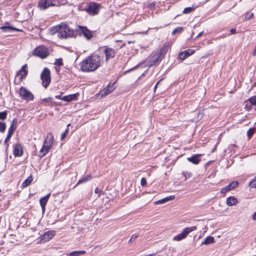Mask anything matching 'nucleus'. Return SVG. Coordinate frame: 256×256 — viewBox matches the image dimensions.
Returning a JSON list of instances; mask_svg holds the SVG:
<instances>
[{"instance_id":"1","label":"nucleus","mask_w":256,"mask_h":256,"mask_svg":"<svg viewBox=\"0 0 256 256\" xmlns=\"http://www.w3.org/2000/svg\"><path fill=\"white\" fill-rule=\"evenodd\" d=\"M100 61V56L96 54H92L80 63V70L84 72H94L99 68Z\"/></svg>"},{"instance_id":"2","label":"nucleus","mask_w":256,"mask_h":256,"mask_svg":"<svg viewBox=\"0 0 256 256\" xmlns=\"http://www.w3.org/2000/svg\"><path fill=\"white\" fill-rule=\"evenodd\" d=\"M51 32L52 34L56 33L58 37L61 39L72 37L74 35V30L64 23L54 26Z\"/></svg>"},{"instance_id":"3","label":"nucleus","mask_w":256,"mask_h":256,"mask_svg":"<svg viewBox=\"0 0 256 256\" xmlns=\"http://www.w3.org/2000/svg\"><path fill=\"white\" fill-rule=\"evenodd\" d=\"M101 5L95 2H90L86 6V12L90 15L98 14L101 8Z\"/></svg>"},{"instance_id":"4","label":"nucleus","mask_w":256,"mask_h":256,"mask_svg":"<svg viewBox=\"0 0 256 256\" xmlns=\"http://www.w3.org/2000/svg\"><path fill=\"white\" fill-rule=\"evenodd\" d=\"M32 54L33 55L42 59L46 58L49 55L48 48L44 46H40L35 48Z\"/></svg>"},{"instance_id":"5","label":"nucleus","mask_w":256,"mask_h":256,"mask_svg":"<svg viewBox=\"0 0 256 256\" xmlns=\"http://www.w3.org/2000/svg\"><path fill=\"white\" fill-rule=\"evenodd\" d=\"M76 30L80 36H84L87 40H90L93 36V32L86 26H78Z\"/></svg>"},{"instance_id":"6","label":"nucleus","mask_w":256,"mask_h":256,"mask_svg":"<svg viewBox=\"0 0 256 256\" xmlns=\"http://www.w3.org/2000/svg\"><path fill=\"white\" fill-rule=\"evenodd\" d=\"M40 78L42 80V86L46 88L51 81L50 70L47 68H44L41 73Z\"/></svg>"},{"instance_id":"7","label":"nucleus","mask_w":256,"mask_h":256,"mask_svg":"<svg viewBox=\"0 0 256 256\" xmlns=\"http://www.w3.org/2000/svg\"><path fill=\"white\" fill-rule=\"evenodd\" d=\"M196 229V227L195 226L186 228L184 229L182 232L176 235L173 238L174 240L180 241L186 238V236L195 230Z\"/></svg>"},{"instance_id":"8","label":"nucleus","mask_w":256,"mask_h":256,"mask_svg":"<svg viewBox=\"0 0 256 256\" xmlns=\"http://www.w3.org/2000/svg\"><path fill=\"white\" fill-rule=\"evenodd\" d=\"M20 94L22 98L26 101L34 100V96L32 94L24 87H21L20 90Z\"/></svg>"},{"instance_id":"9","label":"nucleus","mask_w":256,"mask_h":256,"mask_svg":"<svg viewBox=\"0 0 256 256\" xmlns=\"http://www.w3.org/2000/svg\"><path fill=\"white\" fill-rule=\"evenodd\" d=\"M115 84L116 82H114L112 84H108L106 88L98 92V96L100 98H103L111 93L116 88Z\"/></svg>"},{"instance_id":"10","label":"nucleus","mask_w":256,"mask_h":256,"mask_svg":"<svg viewBox=\"0 0 256 256\" xmlns=\"http://www.w3.org/2000/svg\"><path fill=\"white\" fill-rule=\"evenodd\" d=\"M56 0H40L38 6L40 10H46L50 6L56 5Z\"/></svg>"},{"instance_id":"11","label":"nucleus","mask_w":256,"mask_h":256,"mask_svg":"<svg viewBox=\"0 0 256 256\" xmlns=\"http://www.w3.org/2000/svg\"><path fill=\"white\" fill-rule=\"evenodd\" d=\"M104 52L106 55V61L108 62L110 59L114 57L116 51L110 48L104 46Z\"/></svg>"},{"instance_id":"12","label":"nucleus","mask_w":256,"mask_h":256,"mask_svg":"<svg viewBox=\"0 0 256 256\" xmlns=\"http://www.w3.org/2000/svg\"><path fill=\"white\" fill-rule=\"evenodd\" d=\"M55 235V231L50 230L46 232L44 234L41 236L40 238V240L42 242H46L51 240Z\"/></svg>"},{"instance_id":"13","label":"nucleus","mask_w":256,"mask_h":256,"mask_svg":"<svg viewBox=\"0 0 256 256\" xmlns=\"http://www.w3.org/2000/svg\"><path fill=\"white\" fill-rule=\"evenodd\" d=\"M238 183L237 181H233L228 186L222 188L220 190V193L222 194H225L228 192L234 190L238 186Z\"/></svg>"},{"instance_id":"14","label":"nucleus","mask_w":256,"mask_h":256,"mask_svg":"<svg viewBox=\"0 0 256 256\" xmlns=\"http://www.w3.org/2000/svg\"><path fill=\"white\" fill-rule=\"evenodd\" d=\"M28 66L26 64H24L22 66L20 70L17 72L16 76H20V81L26 77L28 74Z\"/></svg>"},{"instance_id":"15","label":"nucleus","mask_w":256,"mask_h":256,"mask_svg":"<svg viewBox=\"0 0 256 256\" xmlns=\"http://www.w3.org/2000/svg\"><path fill=\"white\" fill-rule=\"evenodd\" d=\"M194 50L188 49L184 52H180L178 54V58L180 60H184L188 56L194 54Z\"/></svg>"},{"instance_id":"16","label":"nucleus","mask_w":256,"mask_h":256,"mask_svg":"<svg viewBox=\"0 0 256 256\" xmlns=\"http://www.w3.org/2000/svg\"><path fill=\"white\" fill-rule=\"evenodd\" d=\"M14 154L16 157L21 156L22 155V148L20 143H16L14 146Z\"/></svg>"},{"instance_id":"17","label":"nucleus","mask_w":256,"mask_h":256,"mask_svg":"<svg viewBox=\"0 0 256 256\" xmlns=\"http://www.w3.org/2000/svg\"><path fill=\"white\" fill-rule=\"evenodd\" d=\"M50 196V193L47 194L46 196L41 198L40 200V204L42 208V212H44L46 210V206Z\"/></svg>"},{"instance_id":"18","label":"nucleus","mask_w":256,"mask_h":256,"mask_svg":"<svg viewBox=\"0 0 256 256\" xmlns=\"http://www.w3.org/2000/svg\"><path fill=\"white\" fill-rule=\"evenodd\" d=\"M51 146L44 143L42 148L39 152L38 156L42 158L48 152Z\"/></svg>"},{"instance_id":"19","label":"nucleus","mask_w":256,"mask_h":256,"mask_svg":"<svg viewBox=\"0 0 256 256\" xmlns=\"http://www.w3.org/2000/svg\"><path fill=\"white\" fill-rule=\"evenodd\" d=\"M168 48H169L168 44V43H164L162 46V48L160 50V52L158 54V55L160 56V58H163L164 56L168 52Z\"/></svg>"},{"instance_id":"20","label":"nucleus","mask_w":256,"mask_h":256,"mask_svg":"<svg viewBox=\"0 0 256 256\" xmlns=\"http://www.w3.org/2000/svg\"><path fill=\"white\" fill-rule=\"evenodd\" d=\"M17 123H18L17 120L16 118H14L12 120V121L10 124V127L8 128V134L12 135V136L13 134L14 130L16 128Z\"/></svg>"},{"instance_id":"21","label":"nucleus","mask_w":256,"mask_h":256,"mask_svg":"<svg viewBox=\"0 0 256 256\" xmlns=\"http://www.w3.org/2000/svg\"><path fill=\"white\" fill-rule=\"evenodd\" d=\"M200 156V154H195L192 157L188 158V160L194 164H197L201 160Z\"/></svg>"},{"instance_id":"22","label":"nucleus","mask_w":256,"mask_h":256,"mask_svg":"<svg viewBox=\"0 0 256 256\" xmlns=\"http://www.w3.org/2000/svg\"><path fill=\"white\" fill-rule=\"evenodd\" d=\"M162 59V58H160V56L156 54L153 56L149 62L150 66L156 64Z\"/></svg>"},{"instance_id":"23","label":"nucleus","mask_w":256,"mask_h":256,"mask_svg":"<svg viewBox=\"0 0 256 256\" xmlns=\"http://www.w3.org/2000/svg\"><path fill=\"white\" fill-rule=\"evenodd\" d=\"M78 94V93H76L74 94L64 96L62 97L63 100L66 102H70L74 100H76Z\"/></svg>"},{"instance_id":"24","label":"nucleus","mask_w":256,"mask_h":256,"mask_svg":"<svg viewBox=\"0 0 256 256\" xmlns=\"http://www.w3.org/2000/svg\"><path fill=\"white\" fill-rule=\"evenodd\" d=\"M175 198V196H167L166 198H164L162 200H158V201H156L154 204H164L166 202H168V201H170V200H174Z\"/></svg>"},{"instance_id":"25","label":"nucleus","mask_w":256,"mask_h":256,"mask_svg":"<svg viewBox=\"0 0 256 256\" xmlns=\"http://www.w3.org/2000/svg\"><path fill=\"white\" fill-rule=\"evenodd\" d=\"M237 202V199L234 196H230L226 198V202L228 206L236 205Z\"/></svg>"},{"instance_id":"26","label":"nucleus","mask_w":256,"mask_h":256,"mask_svg":"<svg viewBox=\"0 0 256 256\" xmlns=\"http://www.w3.org/2000/svg\"><path fill=\"white\" fill-rule=\"evenodd\" d=\"M0 28L4 32H9L14 30L20 31V30L16 28L7 26H2L0 27Z\"/></svg>"},{"instance_id":"27","label":"nucleus","mask_w":256,"mask_h":256,"mask_svg":"<svg viewBox=\"0 0 256 256\" xmlns=\"http://www.w3.org/2000/svg\"><path fill=\"white\" fill-rule=\"evenodd\" d=\"M92 176L91 174H88V175L84 176L82 178L80 179L78 182L74 186V188L80 184L86 182L92 179Z\"/></svg>"},{"instance_id":"28","label":"nucleus","mask_w":256,"mask_h":256,"mask_svg":"<svg viewBox=\"0 0 256 256\" xmlns=\"http://www.w3.org/2000/svg\"><path fill=\"white\" fill-rule=\"evenodd\" d=\"M54 142V138L51 134H48L46 138L45 139L44 143L48 145L51 146Z\"/></svg>"},{"instance_id":"29","label":"nucleus","mask_w":256,"mask_h":256,"mask_svg":"<svg viewBox=\"0 0 256 256\" xmlns=\"http://www.w3.org/2000/svg\"><path fill=\"white\" fill-rule=\"evenodd\" d=\"M33 180L32 176H30L26 179L22 184L23 188H26L30 185Z\"/></svg>"},{"instance_id":"30","label":"nucleus","mask_w":256,"mask_h":256,"mask_svg":"<svg viewBox=\"0 0 256 256\" xmlns=\"http://www.w3.org/2000/svg\"><path fill=\"white\" fill-rule=\"evenodd\" d=\"M214 242V238L211 236H208L202 242V244L207 245L208 244H213Z\"/></svg>"},{"instance_id":"31","label":"nucleus","mask_w":256,"mask_h":256,"mask_svg":"<svg viewBox=\"0 0 256 256\" xmlns=\"http://www.w3.org/2000/svg\"><path fill=\"white\" fill-rule=\"evenodd\" d=\"M86 252L84 250L74 251L68 254L67 255L68 256H79L86 254Z\"/></svg>"},{"instance_id":"32","label":"nucleus","mask_w":256,"mask_h":256,"mask_svg":"<svg viewBox=\"0 0 256 256\" xmlns=\"http://www.w3.org/2000/svg\"><path fill=\"white\" fill-rule=\"evenodd\" d=\"M248 186L252 188H256V176L254 178V180H250L249 182Z\"/></svg>"},{"instance_id":"33","label":"nucleus","mask_w":256,"mask_h":256,"mask_svg":"<svg viewBox=\"0 0 256 256\" xmlns=\"http://www.w3.org/2000/svg\"><path fill=\"white\" fill-rule=\"evenodd\" d=\"M194 8L193 7H188L185 8L182 12L183 14H189L191 12H192L194 11Z\"/></svg>"},{"instance_id":"34","label":"nucleus","mask_w":256,"mask_h":256,"mask_svg":"<svg viewBox=\"0 0 256 256\" xmlns=\"http://www.w3.org/2000/svg\"><path fill=\"white\" fill-rule=\"evenodd\" d=\"M248 102H249L252 105H256V96L250 98Z\"/></svg>"},{"instance_id":"35","label":"nucleus","mask_w":256,"mask_h":256,"mask_svg":"<svg viewBox=\"0 0 256 256\" xmlns=\"http://www.w3.org/2000/svg\"><path fill=\"white\" fill-rule=\"evenodd\" d=\"M6 124L4 122H0V132L3 133L5 132Z\"/></svg>"},{"instance_id":"36","label":"nucleus","mask_w":256,"mask_h":256,"mask_svg":"<svg viewBox=\"0 0 256 256\" xmlns=\"http://www.w3.org/2000/svg\"><path fill=\"white\" fill-rule=\"evenodd\" d=\"M254 133V128H251L247 131V136L248 138H250Z\"/></svg>"},{"instance_id":"37","label":"nucleus","mask_w":256,"mask_h":256,"mask_svg":"<svg viewBox=\"0 0 256 256\" xmlns=\"http://www.w3.org/2000/svg\"><path fill=\"white\" fill-rule=\"evenodd\" d=\"M182 174L185 177V180H186L188 178H190L192 176V172L188 171L183 172Z\"/></svg>"},{"instance_id":"38","label":"nucleus","mask_w":256,"mask_h":256,"mask_svg":"<svg viewBox=\"0 0 256 256\" xmlns=\"http://www.w3.org/2000/svg\"><path fill=\"white\" fill-rule=\"evenodd\" d=\"M183 28L182 27H178L174 28L172 32V34H174L176 33H180L182 32Z\"/></svg>"},{"instance_id":"39","label":"nucleus","mask_w":256,"mask_h":256,"mask_svg":"<svg viewBox=\"0 0 256 256\" xmlns=\"http://www.w3.org/2000/svg\"><path fill=\"white\" fill-rule=\"evenodd\" d=\"M54 64L58 66H62L63 65L62 60V58L56 59L54 62Z\"/></svg>"},{"instance_id":"40","label":"nucleus","mask_w":256,"mask_h":256,"mask_svg":"<svg viewBox=\"0 0 256 256\" xmlns=\"http://www.w3.org/2000/svg\"><path fill=\"white\" fill-rule=\"evenodd\" d=\"M254 16V14L252 13H251L250 12H248L246 13L245 15L244 20H250Z\"/></svg>"},{"instance_id":"41","label":"nucleus","mask_w":256,"mask_h":256,"mask_svg":"<svg viewBox=\"0 0 256 256\" xmlns=\"http://www.w3.org/2000/svg\"><path fill=\"white\" fill-rule=\"evenodd\" d=\"M7 112H0V120H4L6 118Z\"/></svg>"},{"instance_id":"42","label":"nucleus","mask_w":256,"mask_h":256,"mask_svg":"<svg viewBox=\"0 0 256 256\" xmlns=\"http://www.w3.org/2000/svg\"><path fill=\"white\" fill-rule=\"evenodd\" d=\"M138 237V235L136 234H134L130 238V239L128 242H132L134 241Z\"/></svg>"},{"instance_id":"43","label":"nucleus","mask_w":256,"mask_h":256,"mask_svg":"<svg viewBox=\"0 0 256 256\" xmlns=\"http://www.w3.org/2000/svg\"><path fill=\"white\" fill-rule=\"evenodd\" d=\"M140 184L142 186H144L146 185V180L144 178H142L141 179Z\"/></svg>"},{"instance_id":"44","label":"nucleus","mask_w":256,"mask_h":256,"mask_svg":"<svg viewBox=\"0 0 256 256\" xmlns=\"http://www.w3.org/2000/svg\"><path fill=\"white\" fill-rule=\"evenodd\" d=\"M246 104H245V108L247 110H250L252 107L251 105H248V102H246Z\"/></svg>"},{"instance_id":"45","label":"nucleus","mask_w":256,"mask_h":256,"mask_svg":"<svg viewBox=\"0 0 256 256\" xmlns=\"http://www.w3.org/2000/svg\"><path fill=\"white\" fill-rule=\"evenodd\" d=\"M12 135L8 134V135H7V136H6V138L4 141L5 144H6L9 141V140H10V138L12 137Z\"/></svg>"},{"instance_id":"46","label":"nucleus","mask_w":256,"mask_h":256,"mask_svg":"<svg viewBox=\"0 0 256 256\" xmlns=\"http://www.w3.org/2000/svg\"><path fill=\"white\" fill-rule=\"evenodd\" d=\"M236 33V28H232L230 30L229 35L230 34H235Z\"/></svg>"},{"instance_id":"47","label":"nucleus","mask_w":256,"mask_h":256,"mask_svg":"<svg viewBox=\"0 0 256 256\" xmlns=\"http://www.w3.org/2000/svg\"><path fill=\"white\" fill-rule=\"evenodd\" d=\"M52 99V98L48 97V98H43V99H42V102H48L50 101Z\"/></svg>"},{"instance_id":"48","label":"nucleus","mask_w":256,"mask_h":256,"mask_svg":"<svg viewBox=\"0 0 256 256\" xmlns=\"http://www.w3.org/2000/svg\"><path fill=\"white\" fill-rule=\"evenodd\" d=\"M62 95H56L55 96V98H56V99H59V100H63V98H62Z\"/></svg>"},{"instance_id":"49","label":"nucleus","mask_w":256,"mask_h":256,"mask_svg":"<svg viewBox=\"0 0 256 256\" xmlns=\"http://www.w3.org/2000/svg\"><path fill=\"white\" fill-rule=\"evenodd\" d=\"M66 132H64L63 134H62V136H61V140H64L66 136Z\"/></svg>"},{"instance_id":"50","label":"nucleus","mask_w":256,"mask_h":256,"mask_svg":"<svg viewBox=\"0 0 256 256\" xmlns=\"http://www.w3.org/2000/svg\"><path fill=\"white\" fill-rule=\"evenodd\" d=\"M203 32H200L198 35L196 37L195 39H196V38H200V36H201L202 34H203Z\"/></svg>"},{"instance_id":"51","label":"nucleus","mask_w":256,"mask_h":256,"mask_svg":"<svg viewBox=\"0 0 256 256\" xmlns=\"http://www.w3.org/2000/svg\"><path fill=\"white\" fill-rule=\"evenodd\" d=\"M252 218L254 220H256V212L253 214Z\"/></svg>"},{"instance_id":"52","label":"nucleus","mask_w":256,"mask_h":256,"mask_svg":"<svg viewBox=\"0 0 256 256\" xmlns=\"http://www.w3.org/2000/svg\"><path fill=\"white\" fill-rule=\"evenodd\" d=\"M252 55L254 56H256V48H255V49L254 50V51L252 52Z\"/></svg>"},{"instance_id":"53","label":"nucleus","mask_w":256,"mask_h":256,"mask_svg":"<svg viewBox=\"0 0 256 256\" xmlns=\"http://www.w3.org/2000/svg\"><path fill=\"white\" fill-rule=\"evenodd\" d=\"M70 126V124H68V125H67V128L65 132H66V134L68 131V127Z\"/></svg>"},{"instance_id":"54","label":"nucleus","mask_w":256,"mask_h":256,"mask_svg":"<svg viewBox=\"0 0 256 256\" xmlns=\"http://www.w3.org/2000/svg\"><path fill=\"white\" fill-rule=\"evenodd\" d=\"M94 192L96 194H98L100 192L99 189L98 188L94 190Z\"/></svg>"},{"instance_id":"55","label":"nucleus","mask_w":256,"mask_h":256,"mask_svg":"<svg viewBox=\"0 0 256 256\" xmlns=\"http://www.w3.org/2000/svg\"><path fill=\"white\" fill-rule=\"evenodd\" d=\"M160 81H158V82L156 84V85H155V86H154V90H156V88H157V86H158V84L160 83Z\"/></svg>"},{"instance_id":"56","label":"nucleus","mask_w":256,"mask_h":256,"mask_svg":"<svg viewBox=\"0 0 256 256\" xmlns=\"http://www.w3.org/2000/svg\"><path fill=\"white\" fill-rule=\"evenodd\" d=\"M1 192V190H0V193Z\"/></svg>"},{"instance_id":"57","label":"nucleus","mask_w":256,"mask_h":256,"mask_svg":"<svg viewBox=\"0 0 256 256\" xmlns=\"http://www.w3.org/2000/svg\"><path fill=\"white\" fill-rule=\"evenodd\" d=\"M255 110H256V107H255Z\"/></svg>"},{"instance_id":"58","label":"nucleus","mask_w":256,"mask_h":256,"mask_svg":"<svg viewBox=\"0 0 256 256\" xmlns=\"http://www.w3.org/2000/svg\"><path fill=\"white\" fill-rule=\"evenodd\" d=\"M255 106H256V105H255Z\"/></svg>"}]
</instances>
